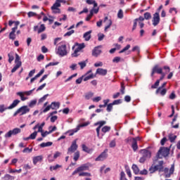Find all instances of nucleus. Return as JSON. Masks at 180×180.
Listing matches in <instances>:
<instances>
[{
    "mask_svg": "<svg viewBox=\"0 0 180 180\" xmlns=\"http://www.w3.org/2000/svg\"><path fill=\"white\" fill-rule=\"evenodd\" d=\"M51 108L53 110H57L60 108V102H53L51 104Z\"/></svg>",
    "mask_w": 180,
    "mask_h": 180,
    "instance_id": "nucleus-35",
    "label": "nucleus"
},
{
    "mask_svg": "<svg viewBox=\"0 0 180 180\" xmlns=\"http://www.w3.org/2000/svg\"><path fill=\"white\" fill-rule=\"evenodd\" d=\"M74 53H72V57H78V53H79V51H81V50H82V49H85V44L84 43H82V44H79V43H75V46L72 47V49L74 50Z\"/></svg>",
    "mask_w": 180,
    "mask_h": 180,
    "instance_id": "nucleus-4",
    "label": "nucleus"
},
{
    "mask_svg": "<svg viewBox=\"0 0 180 180\" xmlns=\"http://www.w3.org/2000/svg\"><path fill=\"white\" fill-rule=\"evenodd\" d=\"M98 12H99V8H92L90 11V13L89 15H87V17L86 18V20L88 22L89 21L90 19H92V16H94V13H98Z\"/></svg>",
    "mask_w": 180,
    "mask_h": 180,
    "instance_id": "nucleus-20",
    "label": "nucleus"
},
{
    "mask_svg": "<svg viewBox=\"0 0 180 180\" xmlns=\"http://www.w3.org/2000/svg\"><path fill=\"white\" fill-rule=\"evenodd\" d=\"M160 20L161 18H160V13H155V14H153L152 23L154 26H158Z\"/></svg>",
    "mask_w": 180,
    "mask_h": 180,
    "instance_id": "nucleus-12",
    "label": "nucleus"
},
{
    "mask_svg": "<svg viewBox=\"0 0 180 180\" xmlns=\"http://www.w3.org/2000/svg\"><path fill=\"white\" fill-rule=\"evenodd\" d=\"M16 30H18V29H16V27H13L11 29V32L9 33L8 37L10 39V40H15V39H16Z\"/></svg>",
    "mask_w": 180,
    "mask_h": 180,
    "instance_id": "nucleus-23",
    "label": "nucleus"
},
{
    "mask_svg": "<svg viewBox=\"0 0 180 180\" xmlns=\"http://www.w3.org/2000/svg\"><path fill=\"white\" fill-rule=\"evenodd\" d=\"M160 81H162V80H160V79H158L155 82V83L153 85L151 86V89H155L158 88V86H160Z\"/></svg>",
    "mask_w": 180,
    "mask_h": 180,
    "instance_id": "nucleus-42",
    "label": "nucleus"
},
{
    "mask_svg": "<svg viewBox=\"0 0 180 180\" xmlns=\"http://www.w3.org/2000/svg\"><path fill=\"white\" fill-rule=\"evenodd\" d=\"M79 176H86L84 180H92V179L91 178V176H92V174L89 172H82L79 173Z\"/></svg>",
    "mask_w": 180,
    "mask_h": 180,
    "instance_id": "nucleus-24",
    "label": "nucleus"
},
{
    "mask_svg": "<svg viewBox=\"0 0 180 180\" xmlns=\"http://www.w3.org/2000/svg\"><path fill=\"white\" fill-rule=\"evenodd\" d=\"M93 102H99V101H102V97L97 96L92 98Z\"/></svg>",
    "mask_w": 180,
    "mask_h": 180,
    "instance_id": "nucleus-64",
    "label": "nucleus"
},
{
    "mask_svg": "<svg viewBox=\"0 0 180 180\" xmlns=\"http://www.w3.org/2000/svg\"><path fill=\"white\" fill-rule=\"evenodd\" d=\"M58 168H63V166L60 165H56L55 166H51L50 171H56V169H58Z\"/></svg>",
    "mask_w": 180,
    "mask_h": 180,
    "instance_id": "nucleus-39",
    "label": "nucleus"
},
{
    "mask_svg": "<svg viewBox=\"0 0 180 180\" xmlns=\"http://www.w3.org/2000/svg\"><path fill=\"white\" fill-rule=\"evenodd\" d=\"M149 171L150 174H154L156 171H158L157 167L155 166H152L150 167Z\"/></svg>",
    "mask_w": 180,
    "mask_h": 180,
    "instance_id": "nucleus-54",
    "label": "nucleus"
},
{
    "mask_svg": "<svg viewBox=\"0 0 180 180\" xmlns=\"http://www.w3.org/2000/svg\"><path fill=\"white\" fill-rule=\"evenodd\" d=\"M37 131H34L32 134H31L30 135V139H31V140H34V139H36V137L37 136Z\"/></svg>",
    "mask_w": 180,
    "mask_h": 180,
    "instance_id": "nucleus-49",
    "label": "nucleus"
},
{
    "mask_svg": "<svg viewBox=\"0 0 180 180\" xmlns=\"http://www.w3.org/2000/svg\"><path fill=\"white\" fill-rule=\"evenodd\" d=\"M60 7L61 4H58L55 2L53 5L51 6V9L53 13H61V9L59 8Z\"/></svg>",
    "mask_w": 180,
    "mask_h": 180,
    "instance_id": "nucleus-13",
    "label": "nucleus"
},
{
    "mask_svg": "<svg viewBox=\"0 0 180 180\" xmlns=\"http://www.w3.org/2000/svg\"><path fill=\"white\" fill-rule=\"evenodd\" d=\"M170 71L171 68H169V66H164L163 68H162L158 65H156L153 68L151 76L154 77V74H160L161 75L160 80H162L165 78V75Z\"/></svg>",
    "mask_w": 180,
    "mask_h": 180,
    "instance_id": "nucleus-1",
    "label": "nucleus"
},
{
    "mask_svg": "<svg viewBox=\"0 0 180 180\" xmlns=\"http://www.w3.org/2000/svg\"><path fill=\"white\" fill-rule=\"evenodd\" d=\"M120 180H127L126 178V174H124V172H122L120 173Z\"/></svg>",
    "mask_w": 180,
    "mask_h": 180,
    "instance_id": "nucleus-60",
    "label": "nucleus"
},
{
    "mask_svg": "<svg viewBox=\"0 0 180 180\" xmlns=\"http://www.w3.org/2000/svg\"><path fill=\"white\" fill-rule=\"evenodd\" d=\"M15 25V27H16V29H18V26H19V25H20V22L19 21H13L12 20H10L8 21V26L11 27L12 25Z\"/></svg>",
    "mask_w": 180,
    "mask_h": 180,
    "instance_id": "nucleus-32",
    "label": "nucleus"
},
{
    "mask_svg": "<svg viewBox=\"0 0 180 180\" xmlns=\"http://www.w3.org/2000/svg\"><path fill=\"white\" fill-rule=\"evenodd\" d=\"M82 77L83 81L86 82L89 81V79H94V78H96V75H94V73H92V70H89L85 75H82Z\"/></svg>",
    "mask_w": 180,
    "mask_h": 180,
    "instance_id": "nucleus-9",
    "label": "nucleus"
},
{
    "mask_svg": "<svg viewBox=\"0 0 180 180\" xmlns=\"http://www.w3.org/2000/svg\"><path fill=\"white\" fill-rule=\"evenodd\" d=\"M79 155H80L79 151L75 152L74 154V158H73L74 161H77V160H79Z\"/></svg>",
    "mask_w": 180,
    "mask_h": 180,
    "instance_id": "nucleus-48",
    "label": "nucleus"
},
{
    "mask_svg": "<svg viewBox=\"0 0 180 180\" xmlns=\"http://www.w3.org/2000/svg\"><path fill=\"white\" fill-rule=\"evenodd\" d=\"M79 131V127H76L73 129H70L69 131H68L66 133H68L69 134V136H74V134H75V133Z\"/></svg>",
    "mask_w": 180,
    "mask_h": 180,
    "instance_id": "nucleus-31",
    "label": "nucleus"
},
{
    "mask_svg": "<svg viewBox=\"0 0 180 180\" xmlns=\"http://www.w3.org/2000/svg\"><path fill=\"white\" fill-rule=\"evenodd\" d=\"M88 169H89V166L88 164L82 165L72 172V175H76V174H78V172L80 174L82 172V171H88Z\"/></svg>",
    "mask_w": 180,
    "mask_h": 180,
    "instance_id": "nucleus-10",
    "label": "nucleus"
},
{
    "mask_svg": "<svg viewBox=\"0 0 180 180\" xmlns=\"http://www.w3.org/2000/svg\"><path fill=\"white\" fill-rule=\"evenodd\" d=\"M140 153L142 154V157L146 158V160H148V158H151V151L143 149L140 150Z\"/></svg>",
    "mask_w": 180,
    "mask_h": 180,
    "instance_id": "nucleus-19",
    "label": "nucleus"
},
{
    "mask_svg": "<svg viewBox=\"0 0 180 180\" xmlns=\"http://www.w3.org/2000/svg\"><path fill=\"white\" fill-rule=\"evenodd\" d=\"M28 18H33V16H37V14L33 11H30L27 13Z\"/></svg>",
    "mask_w": 180,
    "mask_h": 180,
    "instance_id": "nucleus-58",
    "label": "nucleus"
},
{
    "mask_svg": "<svg viewBox=\"0 0 180 180\" xmlns=\"http://www.w3.org/2000/svg\"><path fill=\"white\" fill-rule=\"evenodd\" d=\"M132 169L135 175H139V174H140V169L139 168V166H137L136 165H132Z\"/></svg>",
    "mask_w": 180,
    "mask_h": 180,
    "instance_id": "nucleus-34",
    "label": "nucleus"
},
{
    "mask_svg": "<svg viewBox=\"0 0 180 180\" xmlns=\"http://www.w3.org/2000/svg\"><path fill=\"white\" fill-rule=\"evenodd\" d=\"M49 133L51 134V133H53V131H56V130H57V127L56 126H51L49 127Z\"/></svg>",
    "mask_w": 180,
    "mask_h": 180,
    "instance_id": "nucleus-51",
    "label": "nucleus"
},
{
    "mask_svg": "<svg viewBox=\"0 0 180 180\" xmlns=\"http://www.w3.org/2000/svg\"><path fill=\"white\" fill-rule=\"evenodd\" d=\"M169 148H165V147H160L157 156L158 157V158H162V157H168V155H169Z\"/></svg>",
    "mask_w": 180,
    "mask_h": 180,
    "instance_id": "nucleus-6",
    "label": "nucleus"
},
{
    "mask_svg": "<svg viewBox=\"0 0 180 180\" xmlns=\"http://www.w3.org/2000/svg\"><path fill=\"white\" fill-rule=\"evenodd\" d=\"M15 66L11 70V72H16L19 68L22 67V61H20V56L18 55V53L15 54Z\"/></svg>",
    "mask_w": 180,
    "mask_h": 180,
    "instance_id": "nucleus-7",
    "label": "nucleus"
},
{
    "mask_svg": "<svg viewBox=\"0 0 180 180\" xmlns=\"http://www.w3.org/2000/svg\"><path fill=\"white\" fill-rule=\"evenodd\" d=\"M164 161H160L158 162V165H155V167H156V169H159V171H161V169H163L164 167Z\"/></svg>",
    "mask_w": 180,
    "mask_h": 180,
    "instance_id": "nucleus-36",
    "label": "nucleus"
},
{
    "mask_svg": "<svg viewBox=\"0 0 180 180\" xmlns=\"http://www.w3.org/2000/svg\"><path fill=\"white\" fill-rule=\"evenodd\" d=\"M33 94V90H30L28 91H20V92H18L17 95L18 96L20 97L21 101H27V99H29L28 97L26 96H30V95H32Z\"/></svg>",
    "mask_w": 180,
    "mask_h": 180,
    "instance_id": "nucleus-8",
    "label": "nucleus"
},
{
    "mask_svg": "<svg viewBox=\"0 0 180 180\" xmlns=\"http://www.w3.org/2000/svg\"><path fill=\"white\" fill-rule=\"evenodd\" d=\"M104 124H106V121H100L94 124V126H98L96 129L98 137H99V131H101V129Z\"/></svg>",
    "mask_w": 180,
    "mask_h": 180,
    "instance_id": "nucleus-17",
    "label": "nucleus"
},
{
    "mask_svg": "<svg viewBox=\"0 0 180 180\" xmlns=\"http://www.w3.org/2000/svg\"><path fill=\"white\" fill-rule=\"evenodd\" d=\"M144 18L146 19V20H148V19H151V13L147 12L144 13Z\"/></svg>",
    "mask_w": 180,
    "mask_h": 180,
    "instance_id": "nucleus-56",
    "label": "nucleus"
},
{
    "mask_svg": "<svg viewBox=\"0 0 180 180\" xmlns=\"http://www.w3.org/2000/svg\"><path fill=\"white\" fill-rule=\"evenodd\" d=\"M36 103H37V101L36 100L31 101L30 103H29V107L33 108V106H35Z\"/></svg>",
    "mask_w": 180,
    "mask_h": 180,
    "instance_id": "nucleus-59",
    "label": "nucleus"
},
{
    "mask_svg": "<svg viewBox=\"0 0 180 180\" xmlns=\"http://www.w3.org/2000/svg\"><path fill=\"white\" fill-rule=\"evenodd\" d=\"M34 165H36L37 162H41L43 161V155L35 156L32 158Z\"/></svg>",
    "mask_w": 180,
    "mask_h": 180,
    "instance_id": "nucleus-25",
    "label": "nucleus"
},
{
    "mask_svg": "<svg viewBox=\"0 0 180 180\" xmlns=\"http://www.w3.org/2000/svg\"><path fill=\"white\" fill-rule=\"evenodd\" d=\"M61 155V153L59 151H56L54 154H53V158L55 160H57V158H58V157H60Z\"/></svg>",
    "mask_w": 180,
    "mask_h": 180,
    "instance_id": "nucleus-61",
    "label": "nucleus"
},
{
    "mask_svg": "<svg viewBox=\"0 0 180 180\" xmlns=\"http://www.w3.org/2000/svg\"><path fill=\"white\" fill-rule=\"evenodd\" d=\"M79 65L80 66L81 70H84L86 67V62L82 61L78 63Z\"/></svg>",
    "mask_w": 180,
    "mask_h": 180,
    "instance_id": "nucleus-46",
    "label": "nucleus"
},
{
    "mask_svg": "<svg viewBox=\"0 0 180 180\" xmlns=\"http://www.w3.org/2000/svg\"><path fill=\"white\" fill-rule=\"evenodd\" d=\"M131 147H132L134 151H136L138 150L139 146L137 145V141H136V139H132Z\"/></svg>",
    "mask_w": 180,
    "mask_h": 180,
    "instance_id": "nucleus-37",
    "label": "nucleus"
},
{
    "mask_svg": "<svg viewBox=\"0 0 180 180\" xmlns=\"http://www.w3.org/2000/svg\"><path fill=\"white\" fill-rule=\"evenodd\" d=\"M102 53V51L98 48V46L95 47L92 51V56L94 57H98L99 54Z\"/></svg>",
    "mask_w": 180,
    "mask_h": 180,
    "instance_id": "nucleus-26",
    "label": "nucleus"
},
{
    "mask_svg": "<svg viewBox=\"0 0 180 180\" xmlns=\"http://www.w3.org/2000/svg\"><path fill=\"white\" fill-rule=\"evenodd\" d=\"M8 63L10 64H11L12 61H13V60H15V57L13 56V53H8Z\"/></svg>",
    "mask_w": 180,
    "mask_h": 180,
    "instance_id": "nucleus-41",
    "label": "nucleus"
},
{
    "mask_svg": "<svg viewBox=\"0 0 180 180\" xmlns=\"http://www.w3.org/2000/svg\"><path fill=\"white\" fill-rule=\"evenodd\" d=\"M30 112V108L27 107V105H23L21 108H18L13 114L14 117L20 115V116H23V115H26V113H29Z\"/></svg>",
    "mask_w": 180,
    "mask_h": 180,
    "instance_id": "nucleus-3",
    "label": "nucleus"
},
{
    "mask_svg": "<svg viewBox=\"0 0 180 180\" xmlns=\"http://www.w3.org/2000/svg\"><path fill=\"white\" fill-rule=\"evenodd\" d=\"M104 23H106V25L104 29V32H108V30L110 29V26H112V20L109 19L108 16L104 18L103 20Z\"/></svg>",
    "mask_w": 180,
    "mask_h": 180,
    "instance_id": "nucleus-14",
    "label": "nucleus"
},
{
    "mask_svg": "<svg viewBox=\"0 0 180 180\" xmlns=\"http://www.w3.org/2000/svg\"><path fill=\"white\" fill-rule=\"evenodd\" d=\"M132 51H136L137 56H140V48H139V46H134L132 49Z\"/></svg>",
    "mask_w": 180,
    "mask_h": 180,
    "instance_id": "nucleus-53",
    "label": "nucleus"
},
{
    "mask_svg": "<svg viewBox=\"0 0 180 180\" xmlns=\"http://www.w3.org/2000/svg\"><path fill=\"white\" fill-rule=\"evenodd\" d=\"M78 149V145L77 144V140L72 141L71 146L68 149V153H75Z\"/></svg>",
    "mask_w": 180,
    "mask_h": 180,
    "instance_id": "nucleus-16",
    "label": "nucleus"
},
{
    "mask_svg": "<svg viewBox=\"0 0 180 180\" xmlns=\"http://www.w3.org/2000/svg\"><path fill=\"white\" fill-rule=\"evenodd\" d=\"M82 148L83 151H84V153H87L88 154H91V153H92V151H94V149L89 148L85 144L82 145Z\"/></svg>",
    "mask_w": 180,
    "mask_h": 180,
    "instance_id": "nucleus-27",
    "label": "nucleus"
},
{
    "mask_svg": "<svg viewBox=\"0 0 180 180\" xmlns=\"http://www.w3.org/2000/svg\"><path fill=\"white\" fill-rule=\"evenodd\" d=\"M96 75L105 77V75H108V70L103 68H98L96 71Z\"/></svg>",
    "mask_w": 180,
    "mask_h": 180,
    "instance_id": "nucleus-21",
    "label": "nucleus"
},
{
    "mask_svg": "<svg viewBox=\"0 0 180 180\" xmlns=\"http://www.w3.org/2000/svg\"><path fill=\"white\" fill-rule=\"evenodd\" d=\"M91 33H92L91 30L84 34L83 37L86 41H89V40H91Z\"/></svg>",
    "mask_w": 180,
    "mask_h": 180,
    "instance_id": "nucleus-30",
    "label": "nucleus"
},
{
    "mask_svg": "<svg viewBox=\"0 0 180 180\" xmlns=\"http://www.w3.org/2000/svg\"><path fill=\"white\" fill-rule=\"evenodd\" d=\"M84 98L86 101H89V99H92L94 98V92H87L84 95Z\"/></svg>",
    "mask_w": 180,
    "mask_h": 180,
    "instance_id": "nucleus-33",
    "label": "nucleus"
},
{
    "mask_svg": "<svg viewBox=\"0 0 180 180\" xmlns=\"http://www.w3.org/2000/svg\"><path fill=\"white\" fill-rule=\"evenodd\" d=\"M169 12L172 13V15H176L178 13V11L175 8H170Z\"/></svg>",
    "mask_w": 180,
    "mask_h": 180,
    "instance_id": "nucleus-44",
    "label": "nucleus"
},
{
    "mask_svg": "<svg viewBox=\"0 0 180 180\" xmlns=\"http://www.w3.org/2000/svg\"><path fill=\"white\" fill-rule=\"evenodd\" d=\"M104 38H105V34H103L102 33L98 34V41H102V40H103Z\"/></svg>",
    "mask_w": 180,
    "mask_h": 180,
    "instance_id": "nucleus-50",
    "label": "nucleus"
},
{
    "mask_svg": "<svg viewBox=\"0 0 180 180\" xmlns=\"http://www.w3.org/2000/svg\"><path fill=\"white\" fill-rule=\"evenodd\" d=\"M86 3L88 5H94L93 9H96L98 8V3L95 0H86Z\"/></svg>",
    "mask_w": 180,
    "mask_h": 180,
    "instance_id": "nucleus-29",
    "label": "nucleus"
},
{
    "mask_svg": "<svg viewBox=\"0 0 180 180\" xmlns=\"http://www.w3.org/2000/svg\"><path fill=\"white\" fill-rule=\"evenodd\" d=\"M89 124H90V122H84L82 124L77 125V127H79V130L81 129V127H86V126H89Z\"/></svg>",
    "mask_w": 180,
    "mask_h": 180,
    "instance_id": "nucleus-45",
    "label": "nucleus"
},
{
    "mask_svg": "<svg viewBox=\"0 0 180 180\" xmlns=\"http://www.w3.org/2000/svg\"><path fill=\"white\" fill-rule=\"evenodd\" d=\"M46 123L42 122L41 124L38 126V133H43V127H44V125Z\"/></svg>",
    "mask_w": 180,
    "mask_h": 180,
    "instance_id": "nucleus-43",
    "label": "nucleus"
},
{
    "mask_svg": "<svg viewBox=\"0 0 180 180\" xmlns=\"http://www.w3.org/2000/svg\"><path fill=\"white\" fill-rule=\"evenodd\" d=\"M112 109H113V105L112 103H110L107 105V111L111 112Z\"/></svg>",
    "mask_w": 180,
    "mask_h": 180,
    "instance_id": "nucleus-63",
    "label": "nucleus"
},
{
    "mask_svg": "<svg viewBox=\"0 0 180 180\" xmlns=\"http://www.w3.org/2000/svg\"><path fill=\"white\" fill-rule=\"evenodd\" d=\"M19 103H20V101L16 99V100H14L13 103L8 108H5L4 105H1L0 113H4V112H5V110H6L7 109L11 110V109H13L14 108H16V106L19 105Z\"/></svg>",
    "mask_w": 180,
    "mask_h": 180,
    "instance_id": "nucleus-5",
    "label": "nucleus"
},
{
    "mask_svg": "<svg viewBox=\"0 0 180 180\" xmlns=\"http://www.w3.org/2000/svg\"><path fill=\"white\" fill-rule=\"evenodd\" d=\"M130 47H131L130 44H127L122 50L120 51V53L121 54L122 53H124V51H127V50H129Z\"/></svg>",
    "mask_w": 180,
    "mask_h": 180,
    "instance_id": "nucleus-55",
    "label": "nucleus"
},
{
    "mask_svg": "<svg viewBox=\"0 0 180 180\" xmlns=\"http://www.w3.org/2000/svg\"><path fill=\"white\" fill-rule=\"evenodd\" d=\"M117 18L119 19H123V10L120 9L117 13Z\"/></svg>",
    "mask_w": 180,
    "mask_h": 180,
    "instance_id": "nucleus-52",
    "label": "nucleus"
},
{
    "mask_svg": "<svg viewBox=\"0 0 180 180\" xmlns=\"http://www.w3.org/2000/svg\"><path fill=\"white\" fill-rule=\"evenodd\" d=\"M32 151H33V148H25L23 149L22 153H32Z\"/></svg>",
    "mask_w": 180,
    "mask_h": 180,
    "instance_id": "nucleus-62",
    "label": "nucleus"
},
{
    "mask_svg": "<svg viewBox=\"0 0 180 180\" xmlns=\"http://www.w3.org/2000/svg\"><path fill=\"white\" fill-rule=\"evenodd\" d=\"M56 54L60 56V57H64V56H67V54H68L65 42L62 41L60 43V46L56 49Z\"/></svg>",
    "mask_w": 180,
    "mask_h": 180,
    "instance_id": "nucleus-2",
    "label": "nucleus"
},
{
    "mask_svg": "<svg viewBox=\"0 0 180 180\" xmlns=\"http://www.w3.org/2000/svg\"><path fill=\"white\" fill-rule=\"evenodd\" d=\"M108 157L106 152H103L97 158H96V161H103Z\"/></svg>",
    "mask_w": 180,
    "mask_h": 180,
    "instance_id": "nucleus-28",
    "label": "nucleus"
},
{
    "mask_svg": "<svg viewBox=\"0 0 180 180\" xmlns=\"http://www.w3.org/2000/svg\"><path fill=\"white\" fill-rule=\"evenodd\" d=\"M167 89L162 88V87H159L156 90V94L157 95H160L161 96H165L167 94Z\"/></svg>",
    "mask_w": 180,
    "mask_h": 180,
    "instance_id": "nucleus-22",
    "label": "nucleus"
},
{
    "mask_svg": "<svg viewBox=\"0 0 180 180\" xmlns=\"http://www.w3.org/2000/svg\"><path fill=\"white\" fill-rule=\"evenodd\" d=\"M101 131L103 133H108V131H110V127L105 126L102 128Z\"/></svg>",
    "mask_w": 180,
    "mask_h": 180,
    "instance_id": "nucleus-47",
    "label": "nucleus"
},
{
    "mask_svg": "<svg viewBox=\"0 0 180 180\" xmlns=\"http://www.w3.org/2000/svg\"><path fill=\"white\" fill-rule=\"evenodd\" d=\"M51 146H53V142H46L40 144V147L42 148H44V147H51Z\"/></svg>",
    "mask_w": 180,
    "mask_h": 180,
    "instance_id": "nucleus-38",
    "label": "nucleus"
},
{
    "mask_svg": "<svg viewBox=\"0 0 180 180\" xmlns=\"http://www.w3.org/2000/svg\"><path fill=\"white\" fill-rule=\"evenodd\" d=\"M21 130L19 128H15L13 130L8 131L6 134L5 137L6 139H9L12 137V136H16V134H19L20 133Z\"/></svg>",
    "mask_w": 180,
    "mask_h": 180,
    "instance_id": "nucleus-11",
    "label": "nucleus"
},
{
    "mask_svg": "<svg viewBox=\"0 0 180 180\" xmlns=\"http://www.w3.org/2000/svg\"><path fill=\"white\" fill-rule=\"evenodd\" d=\"M46 30V26L44 24H41L39 28V26L36 25L34 27V32H37L38 34L43 33Z\"/></svg>",
    "mask_w": 180,
    "mask_h": 180,
    "instance_id": "nucleus-18",
    "label": "nucleus"
},
{
    "mask_svg": "<svg viewBox=\"0 0 180 180\" xmlns=\"http://www.w3.org/2000/svg\"><path fill=\"white\" fill-rule=\"evenodd\" d=\"M169 171V173H168ZM175 171V165H172L171 168L169 169L168 168L165 169V174L166 175V178H169L172 174H174V172Z\"/></svg>",
    "mask_w": 180,
    "mask_h": 180,
    "instance_id": "nucleus-15",
    "label": "nucleus"
},
{
    "mask_svg": "<svg viewBox=\"0 0 180 180\" xmlns=\"http://www.w3.org/2000/svg\"><path fill=\"white\" fill-rule=\"evenodd\" d=\"M169 139L171 141V143H174L175 140H176V136L174 135L173 134H169Z\"/></svg>",
    "mask_w": 180,
    "mask_h": 180,
    "instance_id": "nucleus-40",
    "label": "nucleus"
},
{
    "mask_svg": "<svg viewBox=\"0 0 180 180\" xmlns=\"http://www.w3.org/2000/svg\"><path fill=\"white\" fill-rule=\"evenodd\" d=\"M124 82H121V89H120V92L122 95H124Z\"/></svg>",
    "mask_w": 180,
    "mask_h": 180,
    "instance_id": "nucleus-57",
    "label": "nucleus"
}]
</instances>
